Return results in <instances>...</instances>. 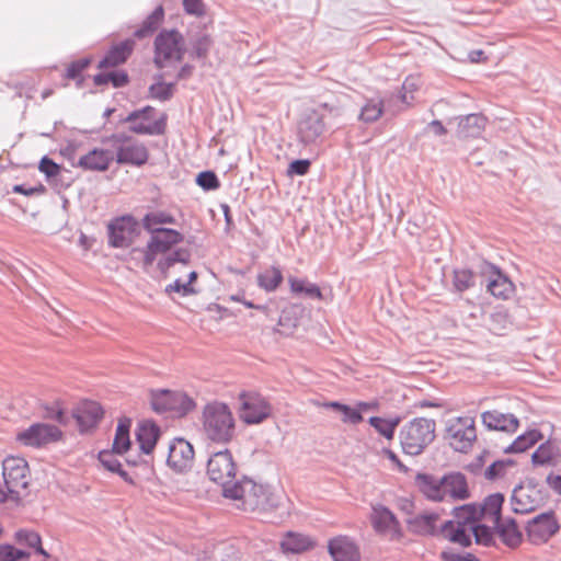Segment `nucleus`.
<instances>
[{"label":"nucleus","mask_w":561,"mask_h":561,"mask_svg":"<svg viewBox=\"0 0 561 561\" xmlns=\"http://www.w3.org/2000/svg\"><path fill=\"white\" fill-rule=\"evenodd\" d=\"M444 439L457 453H468L477 439L474 419L457 416L446 422Z\"/></svg>","instance_id":"obj_8"},{"label":"nucleus","mask_w":561,"mask_h":561,"mask_svg":"<svg viewBox=\"0 0 561 561\" xmlns=\"http://www.w3.org/2000/svg\"><path fill=\"white\" fill-rule=\"evenodd\" d=\"M206 436L216 443H229L236 432V424L229 407L221 402L208 403L204 409Z\"/></svg>","instance_id":"obj_4"},{"label":"nucleus","mask_w":561,"mask_h":561,"mask_svg":"<svg viewBox=\"0 0 561 561\" xmlns=\"http://www.w3.org/2000/svg\"><path fill=\"white\" fill-rule=\"evenodd\" d=\"M28 463L24 458L7 457L2 462L4 485L12 500L20 499V490L26 489Z\"/></svg>","instance_id":"obj_14"},{"label":"nucleus","mask_w":561,"mask_h":561,"mask_svg":"<svg viewBox=\"0 0 561 561\" xmlns=\"http://www.w3.org/2000/svg\"><path fill=\"white\" fill-rule=\"evenodd\" d=\"M436 422L433 419L415 417L404 424L399 433L400 444L404 454L421 455L435 437Z\"/></svg>","instance_id":"obj_3"},{"label":"nucleus","mask_w":561,"mask_h":561,"mask_svg":"<svg viewBox=\"0 0 561 561\" xmlns=\"http://www.w3.org/2000/svg\"><path fill=\"white\" fill-rule=\"evenodd\" d=\"M129 76L125 70L101 71L93 76V82L98 87L112 84L113 88H124L129 83Z\"/></svg>","instance_id":"obj_37"},{"label":"nucleus","mask_w":561,"mask_h":561,"mask_svg":"<svg viewBox=\"0 0 561 561\" xmlns=\"http://www.w3.org/2000/svg\"><path fill=\"white\" fill-rule=\"evenodd\" d=\"M400 422V416L388 420L380 416H370L368 420L369 425L373 426L381 436L389 440L394 437L396 428Z\"/></svg>","instance_id":"obj_46"},{"label":"nucleus","mask_w":561,"mask_h":561,"mask_svg":"<svg viewBox=\"0 0 561 561\" xmlns=\"http://www.w3.org/2000/svg\"><path fill=\"white\" fill-rule=\"evenodd\" d=\"M284 277L279 267L271 266L256 276L257 285L265 291H275L282 284Z\"/></svg>","instance_id":"obj_42"},{"label":"nucleus","mask_w":561,"mask_h":561,"mask_svg":"<svg viewBox=\"0 0 561 561\" xmlns=\"http://www.w3.org/2000/svg\"><path fill=\"white\" fill-rule=\"evenodd\" d=\"M328 551L333 561H360L358 545L347 536H337L330 539Z\"/></svg>","instance_id":"obj_22"},{"label":"nucleus","mask_w":561,"mask_h":561,"mask_svg":"<svg viewBox=\"0 0 561 561\" xmlns=\"http://www.w3.org/2000/svg\"><path fill=\"white\" fill-rule=\"evenodd\" d=\"M102 144L115 150L114 160L121 165L142 167L149 160L146 145L126 133H115L102 138Z\"/></svg>","instance_id":"obj_5"},{"label":"nucleus","mask_w":561,"mask_h":561,"mask_svg":"<svg viewBox=\"0 0 561 561\" xmlns=\"http://www.w3.org/2000/svg\"><path fill=\"white\" fill-rule=\"evenodd\" d=\"M30 556L28 551L18 549L13 545H0V561H22L28 559Z\"/></svg>","instance_id":"obj_52"},{"label":"nucleus","mask_w":561,"mask_h":561,"mask_svg":"<svg viewBox=\"0 0 561 561\" xmlns=\"http://www.w3.org/2000/svg\"><path fill=\"white\" fill-rule=\"evenodd\" d=\"M104 410L102 405L95 401H84L73 413L81 432H87L96 427L103 419Z\"/></svg>","instance_id":"obj_26"},{"label":"nucleus","mask_w":561,"mask_h":561,"mask_svg":"<svg viewBox=\"0 0 561 561\" xmlns=\"http://www.w3.org/2000/svg\"><path fill=\"white\" fill-rule=\"evenodd\" d=\"M161 433V427L153 420L139 422L135 431V436L139 444L140 451L145 455L152 454Z\"/></svg>","instance_id":"obj_25"},{"label":"nucleus","mask_w":561,"mask_h":561,"mask_svg":"<svg viewBox=\"0 0 561 561\" xmlns=\"http://www.w3.org/2000/svg\"><path fill=\"white\" fill-rule=\"evenodd\" d=\"M494 530L502 542L510 548H516L523 541V534L518 528L516 519L513 517H508L505 520L503 518L495 520Z\"/></svg>","instance_id":"obj_28"},{"label":"nucleus","mask_w":561,"mask_h":561,"mask_svg":"<svg viewBox=\"0 0 561 561\" xmlns=\"http://www.w3.org/2000/svg\"><path fill=\"white\" fill-rule=\"evenodd\" d=\"M325 407L333 411L341 413L343 423L355 425V424H359L360 422H363L364 417H363L360 410L366 409L367 403L359 402L358 409H355L348 404H345V403H342L339 401H330V402L325 403Z\"/></svg>","instance_id":"obj_33"},{"label":"nucleus","mask_w":561,"mask_h":561,"mask_svg":"<svg viewBox=\"0 0 561 561\" xmlns=\"http://www.w3.org/2000/svg\"><path fill=\"white\" fill-rule=\"evenodd\" d=\"M311 162L308 159H297L289 163L287 174L293 175H306L310 170Z\"/></svg>","instance_id":"obj_58"},{"label":"nucleus","mask_w":561,"mask_h":561,"mask_svg":"<svg viewBox=\"0 0 561 561\" xmlns=\"http://www.w3.org/2000/svg\"><path fill=\"white\" fill-rule=\"evenodd\" d=\"M195 182L205 192L216 191L220 187V181L211 170L199 172L196 175Z\"/></svg>","instance_id":"obj_51"},{"label":"nucleus","mask_w":561,"mask_h":561,"mask_svg":"<svg viewBox=\"0 0 561 561\" xmlns=\"http://www.w3.org/2000/svg\"><path fill=\"white\" fill-rule=\"evenodd\" d=\"M525 529L527 538L531 543L541 545L559 531L560 525L554 512L549 511L528 520Z\"/></svg>","instance_id":"obj_16"},{"label":"nucleus","mask_w":561,"mask_h":561,"mask_svg":"<svg viewBox=\"0 0 561 561\" xmlns=\"http://www.w3.org/2000/svg\"><path fill=\"white\" fill-rule=\"evenodd\" d=\"M415 483L420 492L434 502H443L447 496L454 501H465L471 495L467 478L459 471H450L442 477L417 473Z\"/></svg>","instance_id":"obj_1"},{"label":"nucleus","mask_w":561,"mask_h":561,"mask_svg":"<svg viewBox=\"0 0 561 561\" xmlns=\"http://www.w3.org/2000/svg\"><path fill=\"white\" fill-rule=\"evenodd\" d=\"M156 108L146 105L142 108L131 111L126 117L119 119V123H128V129L136 135H163L167 129V114H162L160 118L153 119Z\"/></svg>","instance_id":"obj_9"},{"label":"nucleus","mask_w":561,"mask_h":561,"mask_svg":"<svg viewBox=\"0 0 561 561\" xmlns=\"http://www.w3.org/2000/svg\"><path fill=\"white\" fill-rule=\"evenodd\" d=\"M472 534L471 530L468 531V527L465 526H456V529L449 531L446 535V538L454 543H458L463 548H469L472 545Z\"/></svg>","instance_id":"obj_53"},{"label":"nucleus","mask_w":561,"mask_h":561,"mask_svg":"<svg viewBox=\"0 0 561 561\" xmlns=\"http://www.w3.org/2000/svg\"><path fill=\"white\" fill-rule=\"evenodd\" d=\"M130 427V417L123 416L118 420L112 449L121 456L125 455L131 447Z\"/></svg>","instance_id":"obj_31"},{"label":"nucleus","mask_w":561,"mask_h":561,"mask_svg":"<svg viewBox=\"0 0 561 561\" xmlns=\"http://www.w3.org/2000/svg\"><path fill=\"white\" fill-rule=\"evenodd\" d=\"M325 116L319 110H307L297 124V137L305 146L316 144L325 131Z\"/></svg>","instance_id":"obj_17"},{"label":"nucleus","mask_w":561,"mask_h":561,"mask_svg":"<svg viewBox=\"0 0 561 561\" xmlns=\"http://www.w3.org/2000/svg\"><path fill=\"white\" fill-rule=\"evenodd\" d=\"M383 113V102L379 98H373L365 102L358 114V119L365 124H370L379 119Z\"/></svg>","instance_id":"obj_45"},{"label":"nucleus","mask_w":561,"mask_h":561,"mask_svg":"<svg viewBox=\"0 0 561 561\" xmlns=\"http://www.w3.org/2000/svg\"><path fill=\"white\" fill-rule=\"evenodd\" d=\"M453 515L456 519L457 525L471 527L472 525L479 523L481 519V515L477 510L476 503L465 504L453 510Z\"/></svg>","instance_id":"obj_41"},{"label":"nucleus","mask_w":561,"mask_h":561,"mask_svg":"<svg viewBox=\"0 0 561 561\" xmlns=\"http://www.w3.org/2000/svg\"><path fill=\"white\" fill-rule=\"evenodd\" d=\"M134 47L135 42L130 38L113 45L105 56L99 61L98 69L105 70L107 68H115L125 64L133 54Z\"/></svg>","instance_id":"obj_27"},{"label":"nucleus","mask_w":561,"mask_h":561,"mask_svg":"<svg viewBox=\"0 0 561 561\" xmlns=\"http://www.w3.org/2000/svg\"><path fill=\"white\" fill-rule=\"evenodd\" d=\"M113 161L114 154L112 150L93 148L82 156L77 163H72V167L84 171L105 172Z\"/></svg>","instance_id":"obj_23"},{"label":"nucleus","mask_w":561,"mask_h":561,"mask_svg":"<svg viewBox=\"0 0 561 561\" xmlns=\"http://www.w3.org/2000/svg\"><path fill=\"white\" fill-rule=\"evenodd\" d=\"M192 253L187 248H178L168 255L161 257L157 263V268L161 275L167 278L169 270L176 263L188 264L191 262Z\"/></svg>","instance_id":"obj_34"},{"label":"nucleus","mask_w":561,"mask_h":561,"mask_svg":"<svg viewBox=\"0 0 561 561\" xmlns=\"http://www.w3.org/2000/svg\"><path fill=\"white\" fill-rule=\"evenodd\" d=\"M317 110L325 111L331 118H339L344 113V108L337 100L319 103Z\"/></svg>","instance_id":"obj_60"},{"label":"nucleus","mask_w":561,"mask_h":561,"mask_svg":"<svg viewBox=\"0 0 561 561\" xmlns=\"http://www.w3.org/2000/svg\"><path fill=\"white\" fill-rule=\"evenodd\" d=\"M482 273L489 274L486 289L500 299H508L515 291L513 282L495 265L484 262Z\"/></svg>","instance_id":"obj_21"},{"label":"nucleus","mask_w":561,"mask_h":561,"mask_svg":"<svg viewBox=\"0 0 561 561\" xmlns=\"http://www.w3.org/2000/svg\"><path fill=\"white\" fill-rule=\"evenodd\" d=\"M439 515L437 513H425L409 519L408 524L413 534L419 536H436L438 535L436 527Z\"/></svg>","instance_id":"obj_30"},{"label":"nucleus","mask_w":561,"mask_h":561,"mask_svg":"<svg viewBox=\"0 0 561 561\" xmlns=\"http://www.w3.org/2000/svg\"><path fill=\"white\" fill-rule=\"evenodd\" d=\"M164 18L162 5L157 7L142 22L141 26L134 32V36L138 39L152 35L159 27Z\"/></svg>","instance_id":"obj_39"},{"label":"nucleus","mask_w":561,"mask_h":561,"mask_svg":"<svg viewBox=\"0 0 561 561\" xmlns=\"http://www.w3.org/2000/svg\"><path fill=\"white\" fill-rule=\"evenodd\" d=\"M314 541L306 535L288 531L280 541V548L285 552L302 553L314 547Z\"/></svg>","instance_id":"obj_32"},{"label":"nucleus","mask_w":561,"mask_h":561,"mask_svg":"<svg viewBox=\"0 0 561 561\" xmlns=\"http://www.w3.org/2000/svg\"><path fill=\"white\" fill-rule=\"evenodd\" d=\"M272 405L266 398L257 392L239 394V417L245 424H261L272 414Z\"/></svg>","instance_id":"obj_13"},{"label":"nucleus","mask_w":561,"mask_h":561,"mask_svg":"<svg viewBox=\"0 0 561 561\" xmlns=\"http://www.w3.org/2000/svg\"><path fill=\"white\" fill-rule=\"evenodd\" d=\"M370 523L379 535H389L390 540H400L403 536L401 524L394 513L382 504L371 506Z\"/></svg>","instance_id":"obj_18"},{"label":"nucleus","mask_w":561,"mask_h":561,"mask_svg":"<svg viewBox=\"0 0 561 561\" xmlns=\"http://www.w3.org/2000/svg\"><path fill=\"white\" fill-rule=\"evenodd\" d=\"M164 291L167 294H171L173 291L181 293L182 296H190L195 295L197 291L193 286H190V284L182 283L181 279H175L172 284H169Z\"/></svg>","instance_id":"obj_59"},{"label":"nucleus","mask_w":561,"mask_h":561,"mask_svg":"<svg viewBox=\"0 0 561 561\" xmlns=\"http://www.w3.org/2000/svg\"><path fill=\"white\" fill-rule=\"evenodd\" d=\"M117 453L111 450H101L98 455V459L101 465L108 471L115 473L122 467V462L117 459Z\"/></svg>","instance_id":"obj_56"},{"label":"nucleus","mask_w":561,"mask_h":561,"mask_svg":"<svg viewBox=\"0 0 561 561\" xmlns=\"http://www.w3.org/2000/svg\"><path fill=\"white\" fill-rule=\"evenodd\" d=\"M213 38L205 32H197L190 38V57L193 59L206 60L213 47Z\"/></svg>","instance_id":"obj_35"},{"label":"nucleus","mask_w":561,"mask_h":561,"mask_svg":"<svg viewBox=\"0 0 561 561\" xmlns=\"http://www.w3.org/2000/svg\"><path fill=\"white\" fill-rule=\"evenodd\" d=\"M505 470L503 469V462L495 460L492 462L484 471V477L486 480L494 481L501 477H503Z\"/></svg>","instance_id":"obj_62"},{"label":"nucleus","mask_w":561,"mask_h":561,"mask_svg":"<svg viewBox=\"0 0 561 561\" xmlns=\"http://www.w3.org/2000/svg\"><path fill=\"white\" fill-rule=\"evenodd\" d=\"M481 420L484 427L489 431L513 434L519 427V420L514 414L502 413L497 410L484 411L481 414Z\"/></svg>","instance_id":"obj_24"},{"label":"nucleus","mask_w":561,"mask_h":561,"mask_svg":"<svg viewBox=\"0 0 561 561\" xmlns=\"http://www.w3.org/2000/svg\"><path fill=\"white\" fill-rule=\"evenodd\" d=\"M150 407L157 414L170 413L173 417H183L196 408L188 394L169 389H151Z\"/></svg>","instance_id":"obj_6"},{"label":"nucleus","mask_w":561,"mask_h":561,"mask_svg":"<svg viewBox=\"0 0 561 561\" xmlns=\"http://www.w3.org/2000/svg\"><path fill=\"white\" fill-rule=\"evenodd\" d=\"M139 234L140 224L130 214L117 216L107 224V244L110 248H129Z\"/></svg>","instance_id":"obj_10"},{"label":"nucleus","mask_w":561,"mask_h":561,"mask_svg":"<svg viewBox=\"0 0 561 561\" xmlns=\"http://www.w3.org/2000/svg\"><path fill=\"white\" fill-rule=\"evenodd\" d=\"M471 534L474 537V541L477 545H481L484 547H493L495 546L494 538V527H490L482 523H477L470 527Z\"/></svg>","instance_id":"obj_49"},{"label":"nucleus","mask_w":561,"mask_h":561,"mask_svg":"<svg viewBox=\"0 0 561 561\" xmlns=\"http://www.w3.org/2000/svg\"><path fill=\"white\" fill-rule=\"evenodd\" d=\"M224 496L241 500L245 508L252 511H271L278 506V499L271 492L270 486L257 484L247 477L234 481L231 488L225 489Z\"/></svg>","instance_id":"obj_2"},{"label":"nucleus","mask_w":561,"mask_h":561,"mask_svg":"<svg viewBox=\"0 0 561 561\" xmlns=\"http://www.w3.org/2000/svg\"><path fill=\"white\" fill-rule=\"evenodd\" d=\"M237 465L229 449L214 453L207 461V476L209 479L225 489L231 488L236 480Z\"/></svg>","instance_id":"obj_12"},{"label":"nucleus","mask_w":561,"mask_h":561,"mask_svg":"<svg viewBox=\"0 0 561 561\" xmlns=\"http://www.w3.org/2000/svg\"><path fill=\"white\" fill-rule=\"evenodd\" d=\"M560 448L551 440H546L531 455L534 466L554 465V458L559 456Z\"/></svg>","instance_id":"obj_38"},{"label":"nucleus","mask_w":561,"mask_h":561,"mask_svg":"<svg viewBox=\"0 0 561 561\" xmlns=\"http://www.w3.org/2000/svg\"><path fill=\"white\" fill-rule=\"evenodd\" d=\"M38 170L43 174H45L47 180L54 179L59 175L61 171V165L56 163L48 156H44L38 163Z\"/></svg>","instance_id":"obj_57"},{"label":"nucleus","mask_w":561,"mask_h":561,"mask_svg":"<svg viewBox=\"0 0 561 561\" xmlns=\"http://www.w3.org/2000/svg\"><path fill=\"white\" fill-rule=\"evenodd\" d=\"M176 219L169 213L165 211H154L148 213L144 216L141 220V226L148 232H152L153 230L159 229L158 225H175Z\"/></svg>","instance_id":"obj_47"},{"label":"nucleus","mask_w":561,"mask_h":561,"mask_svg":"<svg viewBox=\"0 0 561 561\" xmlns=\"http://www.w3.org/2000/svg\"><path fill=\"white\" fill-rule=\"evenodd\" d=\"M542 438V433L539 430L534 428L518 435L515 439H522L518 444V449L520 453H524L535 446Z\"/></svg>","instance_id":"obj_55"},{"label":"nucleus","mask_w":561,"mask_h":561,"mask_svg":"<svg viewBox=\"0 0 561 561\" xmlns=\"http://www.w3.org/2000/svg\"><path fill=\"white\" fill-rule=\"evenodd\" d=\"M548 499V491H526L522 485H516L513 490L511 502L514 513L528 514L545 505Z\"/></svg>","instance_id":"obj_20"},{"label":"nucleus","mask_w":561,"mask_h":561,"mask_svg":"<svg viewBox=\"0 0 561 561\" xmlns=\"http://www.w3.org/2000/svg\"><path fill=\"white\" fill-rule=\"evenodd\" d=\"M43 419L55 421L60 425L68 423V415L59 401L44 403L41 405Z\"/></svg>","instance_id":"obj_50"},{"label":"nucleus","mask_w":561,"mask_h":561,"mask_svg":"<svg viewBox=\"0 0 561 561\" xmlns=\"http://www.w3.org/2000/svg\"><path fill=\"white\" fill-rule=\"evenodd\" d=\"M193 445L182 437H175L169 445L167 465L173 471L184 473L193 467Z\"/></svg>","instance_id":"obj_19"},{"label":"nucleus","mask_w":561,"mask_h":561,"mask_svg":"<svg viewBox=\"0 0 561 561\" xmlns=\"http://www.w3.org/2000/svg\"><path fill=\"white\" fill-rule=\"evenodd\" d=\"M288 283L293 294L299 297H307L310 299H322V293L318 285L309 283L306 279L288 277Z\"/></svg>","instance_id":"obj_40"},{"label":"nucleus","mask_w":561,"mask_h":561,"mask_svg":"<svg viewBox=\"0 0 561 561\" xmlns=\"http://www.w3.org/2000/svg\"><path fill=\"white\" fill-rule=\"evenodd\" d=\"M183 8L190 15L202 16L205 13L202 0H183Z\"/></svg>","instance_id":"obj_61"},{"label":"nucleus","mask_w":561,"mask_h":561,"mask_svg":"<svg viewBox=\"0 0 561 561\" xmlns=\"http://www.w3.org/2000/svg\"><path fill=\"white\" fill-rule=\"evenodd\" d=\"M477 275L469 268H455L453 272V291L462 294L476 286Z\"/></svg>","instance_id":"obj_43"},{"label":"nucleus","mask_w":561,"mask_h":561,"mask_svg":"<svg viewBox=\"0 0 561 561\" xmlns=\"http://www.w3.org/2000/svg\"><path fill=\"white\" fill-rule=\"evenodd\" d=\"M505 497L502 493H493L488 495L481 505L477 504V510L481 515V519L488 515L493 517V523L502 518V506Z\"/></svg>","instance_id":"obj_36"},{"label":"nucleus","mask_w":561,"mask_h":561,"mask_svg":"<svg viewBox=\"0 0 561 561\" xmlns=\"http://www.w3.org/2000/svg\"><path fill=\"white\" fill-rule=\"evenodd\" d=\"M61 437L62 431L56 425L47 423H34L16 434V440L20 444L33 448L45 447L60 440Z\"/></svg>","instance_id":"obj_15"},{"label":"nucleus","mask_w":561,"mask_h":561,"mask_svg":"<svg viewBox=\"0 0 561 561\" xmlns=\"http://www.w3.org/2000/svg\"><path fill=\"white\" fill-rule=\"evenodd\" d=\"M91 64L92 57L90 56L73 60L66 68L64 77L68 80L80 78V76H83V71L88 69Z\"/></svg>","instance_id":"obj_54"},{"label":"nucleus","mask_w":561,"mask_h":561,"mask_svg":"<svg viewBox=\"0 0 561 561\" xmlns=\"http://www.w3.org/2000/svg\"><path fill=\"white\" fill-rule=\"evenodd\" d=\"M176 81L175 82H164L159 81L150 84L148 88V98L152 100H158L161 102H167L171 100L175 93Z\"/></svg>","instance_id":"obj_48"},{"label":"nucleus","mask_w":561,"mask_h":561,"mask_svg":"<svg viewBox=\"0 0 561 561\" xmlns=\"http://www.w3.org/2000/svg\"><path fill=\"white\" fill-rule=\"evenodd\" d=\"M546 482L549 488H551L557 494L561 495V474H554L551 472L547 476Z\"/></svg>","instance_id":"obj_64"},{"label":"nucleus","mask_w":561,"mask_h":561,"mask_svg":"<svg viewBox=\"0 0 561 561\" xmlns=\"http://www.w3.org/2000/svg\"><path fill=\"white\" fill-rule=\"evenodd\" d=\"M490 455V451L484 449L481 454H479L476 459L468 465V469L477 474L483 467L485 462V458Z\"/></svg>","instance_id":"obj_63"},{"label":"nucleus","mask_w":561,"mask_h":561,"mask_svg":"<svg viewBox=\"0 0 561 561\" xmlns=\"http://www.w3.org/2000/svg\"><path fill=\"white\" fill-rule=\"evenodd\" d=\"M486 124V117L480 113L460 116L457 126L459 138H477L481 135Z\"/></svg>","instance_id":"obj_29"},{"label":"nucleus","mask_w":561,"mask_h":561,"mask_svg":"<svg viewBox=\"0 0 561 561\" xmlns=\"http://www.w3.org/2000/svg\"><path fill=\"white\" fill-rule=\"evenodd\" d=\"M150 233V239L145 249L142 264L144 267L151 266L158 254H165L171 249L184 240V236L172 228H159Z\"/></svg>","instance_id":"obj_11"},{"label":"nucleus","mask_w":561,"mask_h":561,"mask_svg":"<svg viewBox=\"0 0 561 561\" xmlns=\"http://www.w3.org/2000/svg\"><path fill=\"white\" fill-rule=\"evenodd\" d=\"M185 53V41L180 31L161 30L156 36L153 64L158 69L164 68L167 61H182Z\"/></svg>","instance_id":"obj_7"},{"label":"nucleus","mask_w":561,"mask_h":561,"mask_svg":"<svg viewBox=\"0 0 561 561\" xmlns=\"http://www.w3.org/2000/svg\"><path fill=\"white\" fill-rule=\"evenodd\" d=\"M14 538L18 543L33 548L36 553L48 558V552L42 546V538L38 533L34 530L20 529L15 533Z\"/></svg>","instance_id":"obj_44"}]
</instances>
